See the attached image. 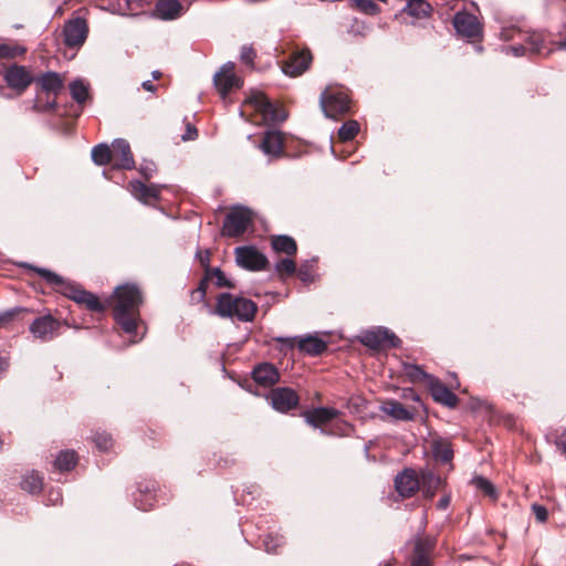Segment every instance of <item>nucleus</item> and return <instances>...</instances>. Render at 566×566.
<instances>
[{"mask_svg":"<svg viewBox=\"0 0 566 566\" xmlns=\"http://www.w3.org/2000/svg\"><path fill=\"white\" fill-rule=\"evenodd\" d=\"M129 188L134 197L144 202L157 199L159 190L155 186H146L142 181L135 180L129 184Z\"/></svg>","mask_w":566,"mask_h":566,"instance_id":"obj_26","label":"nucleus"},{"mask_svg":"<svg viewBox=\"0 0 566 566\" xmlns=\"http://www.w3.org/2000/svg\"><path fill=\"white\" fill-rule=\"evenodd\" d=\"M138 507L142 509V510H146V507L143 506L142 504H138Z\"/></svg>","mask_w":566,"mask_h":566,"instance_id":"obj_61","label":"nucleus"},{"mask_svg":"<svg viewBox=\"0 0 566 566\" xmlns=\"http://www.w3.org/2000/svg\"><path fill=\"white\" fill-rule=\"evenodd\" d=\"M3 80L18 94H22L34 81L32 73L25 66L18 64L4 70Z\"/></svg>","mask_w":566,"mask_h":566,"instance_id":"obj_10","label":"nucleus"},{"mask_svg":"<svg viewBox=\"0 0 566 566\" xmlns=\"http://www.w3.org/2000/svg\"><path fill=\"white\" fill-rule=\"evenodd\" d=\"M206 280L213 281L218 287L234 286L233 283L227 279L226 274L219 268L207 270Z\"/></svg>","mask_w":566,"mask_h":566,"instance_id":"obj_37","label":"nucleus"},{"mask_svg":"<svg viewBox=\"0 0 566 566\" xmlns=\"http://www.w3.org/2000/svg\"><path fill=\"white\" fill-rule=\"evenodd\" d=\"M197 258L199 259L202 266L208 268L209 260H210V253L208 250H206L205 252L199 251L197 253Z\"/></svg>","mask_w":566,"mask_h":566,"instance_id":"obj_52","label":"nucleus"},{"mask_svg":"<svg viewBox=\"0 0 566 566\" xmlns=\"http://www.w3.org/2000/svg\"><path fill=\"white\" fill-rule=\"evenodd\" d=\"M337 415L338 411L334 408L321 407L306 412L305 419L306 422L310 423L311 426L319 427L336 418Z\"/></svg>","mask_w":566,"mask_h":566,"instance_id":"obj_24","label":"nucleus"},{"mask_svg":"<svg viewBox=\"0 0 566 566\" xmlns=\"http://www.w3.org/2000/svg\"><path fill=\"white\" fill-rule=\"evenodd\" d=\"M353 6L359 11L367 14H377L379 11L378 6L373 0H350Z\"/></svg>","mask_w":566,"mask_h":566,"instance_id":"obj_41","label":"nucleus"},{"mask_svg":"<svg viewBox=\"0 0 566 566\" xmlns=\"http://www.w3.org/2000/svg\"><path fill=\"white\" fill-rule=\"evenodd\" d=\"M22 307H14L0 313V328L8 326L19 313L24 312Z\"/></svg>","mask_w":566,"mask_h":566,"instance_id":"obj_42","label":"nucleus"},{"mask_svg":"<svg viewBox=\"0 0 566 566\" xmlns=\"http://www.w3.org/2000/svg\"><path fill=\"white\" fill-rule=\"evenodd\" d=\"M312 62V54L308 50L294 52L282 67L284 74L289 76H298L303 74Z\"/></svg>","mask_w":566,"mask_h":566,"instance_id":"obj_18","label":"nucleus"},{"mask_svg":"<svg viewBox=\"0 0 566 566\" xmlns=\"http://www.w3.org/2000/svg\"><path fill=\"white\" fill-rule=\"evenodd\" d=\"M457 32L465 38H474L481 33V25L476 17L468 12H458L453 18Z\"/></svg>","mask_w":566,"mask_h":566,"instance_id":"obj_17","label":"nucleus"},{"mask_svg":"<svg viewBox=\"0 0 566 566\" xmlns=\"http://www.w3.org/2000/svg\"><path fill=\"white\" fill-rule=\"evenodd\" d=\"M114 318L122 329L134 336L142 323L139 307L143 304V294L135 284L126 283L115 289L113 293Z\"/></svg>","mask_w":566,"mask_h":566,"instance_id":"obj_1","label":"nucleus"},{"mask_svg":"<svg viewBox=\"0 0 566 566\" xmlns=\"http://www.w3.org/2000/svg\"><path fill=\"white\" fill-rule=\"evenodd\" d=\"M248 115L255 124H274L286 119V112L273 104L263 92L251 91L247 96L241 116Z\"/></svg>","mask_w":566,"mask_h":566,"instance_id":"obj_2","label":"nucleus"},{"mask_svg":"<svg viewBox=\"0 0 566 566\" xmlns=\"http://www.w3.org/2000/svg\"><path fill=\"white\" fill-rule=\"evenodd\" d=\"M381 410L396 420H411L413 415L403 405L396 400H388L381 406Z\"/></svg>","mask_w":566,"mask_h":566,"instance_id":"obj_27","label":"nucleus"},{"mask_svg":"<svg viewBox=\"0 0 566 566\" xmlns=\"http://www.w3.org/2000/svg\"><path fill=\"white\" fill-rule=\"evenodd\" d=\"M55 98H52L51 101H48L45 105H41L38 101L35 102L34 104V108L36 111H41V112H44V111H51L55 107Z\"/></svg>","mask_w":566,"mask_h":566,"instance_id":"obj_51","label":"nucleus"},{"mask_svg":"<svg viewBox=\"0 0 566 566\" xmlns=\"http://www.w3.org/2000/svg\"><path fill=\"white\" fill-rule=\"evenodd\" d=\"M397 492L403 497L412 496L420 489V478L412 469H406L395 479Z\"/></svg>","mask_w":566,"mask_h":566,"instance_id":"obj_15","label":"nucleus"},{"mask_svg":"<svg viewBox=\"0 0 566 566\" xmlns=\"http://www.w3.org/2000/svg\"><path fill=\"white\" fill-rule=\"evenodd\" d=\"M72 98L78 104L84 103L88 98V85L82 80H75L70 84Z\"/></svg>","mask_w":566,"mask_h":566,"instance_id":"obj_34","label":"nucleus"},{"mask_svg":"<svg viewBox=\"0 0 566 566\" xmlns=\"http://www.w3.org/2000/svg\"><path fill=\"white\" fill-rule=\"evenodd\" d=\"M197 136H198V132H197L196 127H195V126H192V125H190V124H188V125H187L186 134H184V135L181 136V139H182L184 142H187V140H193V139H196V138H197Z\"/></svg>","mask_w":566,"mask_h":566,"instance_id":"obj_49","label":"nucleus"},{"mask_svg":"<svg viewBox=\"0 0 566 566\" xmlns=\"http://www.w3.org/2000/svg\"><path fill=\"white\" fill-rule=\"evenodd\" d=\"M403 370L406 376L410 378L411 381H421L426 380L427 384L430 381V378H432L431 375H428L422 370L420 366L406 364L403 366Z\"/></svg>","mask_w":566,"mask_h":566,"instance_id":"obj_38","label":"nucleus"},{"mask_svg":"<svg viewBox=\"0 0 566 566\" xmlns=\"http://www.w3.org/2000/svg\"><path fill=\"white\" fill-rule=\"evenodd\" d=\"M430 392L437 402L448 407H454L458 402L457 396L449 390L440 380L432 377L428 382Z\"/></svg>","mask_w":566,"mask_h":566,"instance_id":"obj_21","label":"nucleus"},{"mask_svg":"<svg viewBox=\"0 0 566 566\" xmlns=\"http://www.w3.org/2000/svg\"><path fill=\"white\" fill-rule=\"evenodd\" d=\"M360 342L369 348L397 347L400 343L399 338L385 327H377L366 331Z\"/></svg>","mask_w":566,"mask_h":566,"instance_id":"obj_11","label":"nucleus"},{"mask_svg":"<svg viewBox=\"0 0 566 566\" xmlns=\"http://www.w3.org/2000/svg\"><path fill=\"white\" fill-rule=\"evenodd\" d=\"M2 444H3V441L0 439V448L2 447Z\"/></svg>","mask_w":566,"mask_h":566,"instance_id":"obj_62","label":"nucleus"},{"mask_svg":"<svg viewBox=\"0 0 566 566\" xmlns=\"http://www.w3.org/2000/svg\"><path fill=\"white\" fill-rule=\"evenodd\" d=\"M275 270L281 274L291 275L295 272L296 265L291 259H283L276 263Z\"/></svg>","mask_w":566,"mask_h":566,"instance_id":"obj_43","label":"nucleus"},{"mask_svg":"<svg viewBox=\"0 0 566 566\" xmlns=\"http://www.w3.org/2000/svg\"><path fill=\"white\" fill-rule=\"evenodd\" d=\"M76 454L74 451H61L56 457L54 465L60 471H70L76 464Z\"/></svg>","mask_w":566,"mask_h":566,"instance_id":"obj_33","label":"nucleus"},{"mask_svg":"<svg viewBox=\"0 0 566 566\" xmlns=\"http://www.w3.org/2000/svg\"><path fill=\"white\" fill-rule=\"evenodd\" d=\"M434 545V538H417L411 557V566H431V554Z\"/></svg>","mask_w":566,"mask_h":566,"instance_id":"obj_19","label":"nucleus"},{"mask_svg":"<svg viewBox=\"0 0 566 566\" xmlns=\"http://www.w3.org/2000/svg\"><path fill=\"white\" fill-rule=\"evenodd\" d=\"M472 484L491 500L495 501L497 499L496 489L488 479L483 476H475L472 479Z\"/></svg>","mask_w":566,"mask_h":566,"instance_id":"obj_36","label":"nucleus"},{"mask_svg":"<svg viewBox=\"0 0 566 566\" xmlns=\"http://www.w3.org/2000/svg\"><path fill=\"white\" fill-rule=\"evenodd\" d=\"M151 75L155 80H158L161 76V73L159 71H154Z\"/></svg>","mask_w":566,"mask_h":566,"instance_id":"obj_59","label":"nucleus"},{"mask_svg":"<svg viewBox=\"0 0 566 566\" xmlns=\"http://www.w3.org/2000/svg\"><path fill=\"white\" fill-rule=\"evenodd\" d=\"M181 4L178 0H159L156 4V14L163 20H174L180 15Z\"/></svg>","mask_w":566,"mask_h":566,"instance_id":"obj_25","label":"nucleus"},{"mask_svg":"<svg viewBox=\"0 0 566 566\" xmlns=\"http://www.w3.org/2000/svg\"><path fill=\"white\" fill-rule=\"evenodd\" d=\"M237 264L249 271L264 270L268 264L266 256L255 247H239L234 250Z\"/></svg>","mask_w":566,"mask_h":566,"instance_id":"obj_8","label":"nucleus"},{"mask_svg":"<svg viewBox=\"0 0 566 566\" xmlns=\"http://www.w3.org/2000/svg\"><path fill=\"white\" fill-rule=\"evenodd\" d=\"M359 132V124L356 120H348L342 125L338 130L339 139L343 142L352 140Z\"/></svg>","mask_w":566,"mask_h":566,"instance_id":"obj_39","label":"nucleus"},{"mask_svg":"<svg viewBox=\"0 0 566 566\" xmlns=\"http://www.w3.org/2000/svg\"><path fill=\"white\" fill-rule=\"evenodd\" d=\"M272 248L277 251L292 255L296 253V243L293 238L289 235H275L271 240Z\"/></svg>","mask_w":566,"mask_h":566,"instance_id":"obj_29","label":"nucleus"},{"mask_svg":"<svg viewBox=\"0 0 566 566\" xmlns=\"http://www.w3.org/2000/svg\"><path fill=\"white\" fill-rule=\"evenodd\" d=\"M558 449L564 453L566 454V439H562L559 441L556 442Z\"/></svg>","mask_w":566,"mask_h":566,"instance_id":"obj_57","label":"nucleus"},{"mask_svg":"<svg viewBox=\"0 0 566 566\" xmlns=\"http://www.w3.org/2000/svg\"><path fill=\"white\" fill-rule=\"evenodd\" d=\"M64 43L69 48H80L88 35V25L85 19L74 18L65 22L63 28Z\"/></svg>","mask_w":566,"mask_h":566,"instance_id":"obj_9","label":"nucleus"},{"mask_svg":"<svg viewBox=\"0 0 566 566\" xmlns=\"http://www.w3.org/2000/svg\"><path fill=\"white\" fill-rule=\"evenodd\" d=\"M24 52L25 49L19 45L0 44V59H13Z\"/></svg>","mask_w":566,"mask_h":566,"instance_id":"obj_40","label":"nucleus"},{"mask_svg":"<svg viewBox=\"0 0 566 566\" xmlns=\"http://www.w3.org/2000/svg\"><path fill=\"white\" fill-rule=\"evenodd\" d=\"M544 39L539 33H533L528 38L530 49L535 53H541L543 49Z\"/></svg>","mask_w":566,"mask_h":566,"instance_id":"obj_45","label":"nucleus"},{"mask_svg":"<svg viewBox=\"0 0 566 566\" xmlns=\"http://www.w3.org/2000/svg\"><path fill=\"white\" fill-rule=\"evenodd\" d=\"M252 375L255 382L264 387L272 386L279 380V373L271 364L259 365L253 369Z\"/></svg>","mask_w":566,"mask_h":566,"instance_id":"obj_22","label":"nucleus"},{"mask_svg":"<svg viewBox=\"0 0 566 566\" xmlns=\"http://www.w3.org/2000/svg\"><path fill=\"white\" fill-rule=\"evenodd\" d=\"M510 51H512V53L514 55L520 56V55L524 54L525 49L522 45H520V46H511Z\"/></svg>","mask_w":566,"mask_h":566,"instance_id":"obj_55","label":"nucleus"},{"mask_svg":"<svg viewBox=\"0 0 566 566\" xmlns=\"http://www.w3.org/2000/svg\"><path fill=\"white\" fill-rule=\"evenodd\" d=\"M42 478L35 472L25 474L21 482V488L29 493L39 492L42 489Z\"/></svg>","mask_w":566,"mask_h":566,"instance_id":"obj_35","label":"nucleus"},{"mask_svg":"<svg viewBox=\"0 0 566 566\" xmlns=\"http://www.w3.org/2000/svg\"><path fill=\"white\" fill-rule=\"evenodd\" d=\"M140 170V174L145 177V178H150L154 170H155V167H154V164L153 163H146V164H143L139 168Z\"/></svg>","mask_w":566,"mask_h":566,"instance_id":"obj_50","label":"nucleus"},{"mask_svg":"<svg viewBox=\"0 0 566 566\" xmlns=\"http://www.w3.org/2000/svg\"><path fill=\"white\" fill-rule=\"evenodd\" d=\"M32 270L49 284L56 286L62 294L76 303L84 304L88 310L94 312H102L104 310L99 300L93 293L83 290L74 283L65 281L62 276L48 269L33 266Z\"/></svg>","mask_w":566,"mask_h":566,"instance_id":"obj_3","label":"nucleus"},{"mask_svg":"<svg viewBox=\"0 0 566 566\" xmlns=\"http://www.w3.org/2000/svg\"><path fill=\"white\" fill-rule=\"evenodd\" d=\"M49 501L53 505L59 504L62 501V496H61L60 491H51L50 494H49Z\"/></svg>","mask_w":566,"mask_h":566,"instance_id":"obj_53","label":"nucleus"},{"mask_svg":"<svg viewBox=\"0 0 566 566\" xmlns=\"http://www.w3.org/2000/svg\"><path fill=\"white\" fill-rule=\"evenodd\" d=\"M431 7L424 0H409L405 11L417 19L426 18L429 15Z\"/></svg>","mask_w":566,"mask_h":566,"instance_id":"obj_31","label":"nucleus"},{"mask_svg":"<svg viewBox=\"0 0 566 566\" xmlns=\"http://www.w3.org/2000/svg\"><path fill=\"white\" fill-rule=\"evenodd\" d=\"M253 220V212L244 207L233 208L226 217L222 234L226 237H238L243 234Z\"/></svg>","mask_w":566,"mask_h":566,"instance_id":"obj_6","label":"nucleus"},{"mask_svg":"<svg viewBox=\"0 0 566 566\" xmlns=\"http://www.w3.org/2000/svg\"><path fill=\"white\" fill-rule=\"evenodd\" d=\"M270 400L275 410L286 412L297 406L298 396L291 388H276L272 390Z\"/></svg>","mask_w":566,"mask_h":566,"instance_id":"obj_16","label":"nucleus"},{"mask_svg":"<svg viewBox=\"0 0 566 566\" xmlns=\"http://www.w3.org/2000/svg\"><path fill=\"white\" fill-rule=\"evenodd\" d=\"M36 83L46 94L56 96L63 88V78L55 72H46L38 77Z\"/></svg>","mask_w":566,"mask_h":566,"instance_id":"obj_23","label":"nucleus"},{"mask_svg":"<svg viewBox=\"0 0 566 566\" xmlns=\"http://www.w3.org/2000/svg\"><path fill=\"white\" fill-rule=\"evenodd\" d=\"M203 286H205V282H201V284H200V286H199V290H200V292H201V294H202V295H205V294H206V291H205V287H203Z\"/></svg>","mask_w":566,"mask_h":566,"instance_id":"obj_60","label":"nucleus"},{"mask_svg":"<svg viewBox=\"0 0 566 566\" xmlns=\"http://www.w3.org/2000/svg\"><path fill=\"white\" fill-rule=\"evenodd\" d=\"M432 453L437 460H440L443 463L449 462L453 457L450 443L443 440L433 441Z\"/></svg>","mask_w":566,"mask_h":566,"instance_id":"obj_32","label":"nucleus"},{"mask_svg":"<svg viewBox=\"0 0 566 566\" xmlns=\"http://www.w3.org/2000/svg\"><path fill=\"white\" fill-rule=\"evenodd\" d=\"M321 107L328 118H336L349 111V98L337 88L327 87L319 97Z\"/></svg>","mask_w":566,"mask_h":566,"instance_id":"obj_5","label":"nucleus"},{"mask_svg":"<svg viewBox=\"0 0 566 566\" xmlns=\"http://www.w3.org/2000/svg\"><path fill=\"white\" fill-rule=\"evenodd\" d=\"M282 544L281 538L274 537L272 535H268L264 538V546L266 552L274 553L276 551V547H279Z\"/></svg>","mask_w":566,"mask_h":566,"instance_id":"obj_47","label":"nucleus"},{"mask_svg":"<svg viewBox=\"0 0 566 566\" xmlns=\"http://www.w3.org/2000/svg\"><path fill=\"white\" fill-rule=\"evenodd\" d=\"M213 84L222 98H226L233 88H240L242 80L234 72V63L223 64L214 74Z\"/></svg>","mask_w":566,"mask_h":566,"instance_id":"obj_7","label":"nucleus"},{"mask_svg":"<svg viewBox=\"0 0 566 566\" xmlns=\"http://www.w3.org/2000/svg\"><path fill=\"white\" fill-rule=\"evenodd\" d=\"M277 340L291 348L296 343L300 350L313 356L322 354L327 348L326 343L322 338L313 335L300 338H277Z\"/></svg>","mask_w":566,"mask_h":566,"instance_id":"obj_13","label":"nucleus"},{"mask_svg":"<svg viewBox=\"0 0 566 566\" xmlns=\"http://www.w3.org/2000/svg\"><path fill=\"white\" fill-rule=\"evenodd\" d=\"M142 86H143L144 90H146L148 92H155L156 91V86L150 81H144L142 83Z\"/></svg>","mask_w":566,"mask_h":566,"instance_id":"obj_56","label":"nucleus"},{"mask_svg":"<svg viewBox=\"0 0 566 566\" xmlns=\"http://www.w3.org/2000/svg\"><path fill=\"white\" fill-rule=\"evenodd\" d=\"M113 166L117 169H133L135 160L129 144L123 139H115L113 143Z\"/></svg>","mask_w":566,"mask_h":566,"instance_id":"obj_14","label":"nucleus"},{"mask_svg":"<svg viewBox=\"0 0 566 566\" xmlns=\"http://www.w3.org/2000/svg\"><path fill=\"white\" fill-rule=\"evenodd\" d=\"M92 159L96 165L113 164V145L99 144L92 149Z\"/></svg>","mask_w":566,"mask_h":566,"instance_id":"obj_30","label":"nucleus"},{"mask_svg":"<svg viewBox=\"0 0 566 566\" xmlns=\"http://www.w3.org/2000/svg\"><path fill=\"white\" fill-rule=\"evenodd\" d=\"M532 511L538 522L543 523L547 520L548 512L545 506L539 504H533Z\"/></svg>","mask_w":566,"mask_h":566,"instance_id":"obj_48","label":"nucleus"},{"mask_svg":"<svg viewBox=\"0 0 566 566\" xmlns=\"http://www.w3.org/2000/svg\"><path fill=\"white\" fill-rule=\"evenodd\" d=\"M556 45H557V49L566 51V36L562 41H559Z\"/></svg>","mask_w":566,"mask_h":566,"instance_id":"obj_58","label":"nucleus"},{"mask_svg":"<svg viewBox=\"0 0 566 566\" xmlns=\"http://www.w3.org/2000/svg\"><path fill=\"white\" fill-rule=\"evenodd\" d=\"M256 311L258 306L253 301L230 293H221L214 308L218 316L240 322H251Z\"/></svg>","mask_w":566,"mask_h":566,"instance_id":"obj_4","label":"nucleus"},{"mask_svg":"<svg viewBox=\"0 0 566 566\" xmlns=\"http://www.w3.org/2000/svg\"><path fill=\"white\" fill-rule=\"evenodd\" d=\"M94 441L96 447L102 451H107L113 446L112 438L106 433H97Z\"/></svg>","mask_w":566,"mask_h":566,"instance_id":"obj_44","label":"nucleus"},{"mask_svg":"<svg viewBox=\"0 0 566 566\" xmlns=\"http://www.w3.org/2000/svg\"><path fill=\"white\" fill-rule=\"evenodd\" d=\"M420 489L424 496L432 497L436 490L440 484V479L429 470H423L420 473Z\"/></svg>","mask_w":566,"mask_h":566,"instance_id":"obj_28","label":"nucleus"},{"mask_svg":"<svg viewBox=\"0 0 566 566\" xmlns=\"http://www.w3.org/2000/svg\"><path fill=\"white\" fill-rule=\"evenodd\" d=\"M61 323L51 314H48L35 318L31 323L29 329L34 338L42 342H49L57 335Z\"/></svg>","mask_w":566,"mask_h":566,"instance_id":"obj_12","label":"nucleus"},{"mask_svg":"<svg viewBox=\"0 0 566 566\" xmlns=\"http://www.w3.org/2000/svg\"><path fill=\"white\" fill-rule=\"evenodd\" d=\"M255 51L250 45H243L240 53V59L243 63L248 65H252L254 57H255Z\"/></svg>","mask_w":566,"mask_h":566,"instance_id":"obj_46","label":"nucleus"},{"mask_svg":"<svg viewBox=\"0 0 566 566\" xmlns=\"http://www.w3.org/2000/svg\"><path fill=\"white\" fill-rule=\"evenodd\" d=\"M262 153L270 158H277L283 153V136L280 132L269 130L260 145Z\"/></svg>","mask_w":566,"mask_h":566,"instance_id":"obj_20","label":"nucleus"},{"mask_svg":"<svg viewBox=\"0 0 566 566\" xmlns=\"http://www.w3.org/2000/svg\"><path fill=\"white\" fill-rule=\"evenodd\" d=\"M450 504V497L449 496H443L442 499L439 500L438 502V507L440 510H446Z\"/></svg>","mask_w":566,"mask_h":566,"instance_id":"obj_54","label":"nucleus"}]
</instances>
